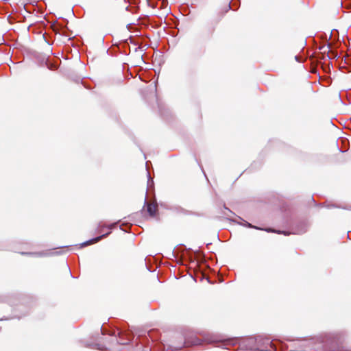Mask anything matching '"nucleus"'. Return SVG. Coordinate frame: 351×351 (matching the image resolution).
Returning <instances> with one entry per match:
<instances>
[{
    "label": "nucleus",
    "instance_id": "obj_4",
    "mask_svg": "<svg viewBox=\"0 0 351 351\" xmlns=\"http://www.w3.org/2000/svg\"><path fill=\"white\" fill-rule=\"evenodd\" d=\"M145 203L147 204V210L148 213L150 215V216H154L157 210V204L151 203L147 204L146 202Z\"/></svg>",
    "mask_w": 351,
    "mask_h": 351
},
{
    "label": "nucleus",
    "instance_id": "obj_7",
    "mask_svg": "<svg viewBox=\"0 0 351 351\" xmlns=\"http://www.w3.org/2000/svg\"><path fill=\"white\" fill-rule=\"evenodd\" d=\"M149 162H150L149 161H147L146 162V167L147 168L148 167ZM147 171H148V170L147 169ZM147 177H148V185H149L150 175H149V171H147Z\"/></svg>",
    "mask_w": 351,
    "mask_h": 351
},
{
    "label": "nucleus",
    "instance_id": "obj_1",
    "mask_svg": "<svg viewBox=\"0 0 351 351\" xmlns=\"http://www.w3.org/2000/svg\"><path fill=\"white\" fill-rule=\"evenodd\" d=\"M118 223L119 221L112 223L108 226H106L102 222H100L98 226L99 232L102 234L101 236H99L97 237H95L94 239H90L89 241L82 243L81 244L80 247H86L88 245L95 243L99 241L101 239L105 238L110 233L112 229L117 227Z\"/></svg>",
    "mask_w": 351,
    "mask_h": 351
},
{
    "label": "nucleus",
    "instance_id": "obj_10",
    "mask_svg": "<svg viewBox=\"0 0 351 351\" xmlns=\"http://www.w3.org/2000/svg\"><path fill=\"white\" fill-rule=\"evenodd\" d=\"M265 231L268 232H274L275 231L274 230H272L271 228H267L265 230Z\"/></svg>",
    "mask_w": 351,
    "mask_h": 351
},
{
    "label": "nucleus",
    "instance_id": "obj_9",
    "mask_svg": "<svg viewBox=\"0 0 351 351\" xmlns=\"http://www.w3.org/2000/svg\"><path fill=\"white\" fill-rule=\"evenodd\" d=\"M277 232H278V234H284L285 235H289V232H284V231H282V232H281V231H278Z\"/></svg>",
    "mask_w": 351,
    "mask_h": 351
},
{
    "label": "nucleus",
    "instance_id": "obj_2",
    "mask_svg": "<svg viewBox=\"0 0 351 351\" xmlns=\"http://www.w3.org/2000/svg\"><path fill=\"white\" fill-rule=\"evenodd\" d=\"M259 339H257V337H249L243 339L241 343V346L243 349L247 350H263L261 347L258 346V342Z\"/></svg>",
    "mask_w": 351,
    "mask_h": 351
},
{
    "label": "nucleus",
    "instance_id": "obj_14",
    "mask_svg": "<svg viewBox=\"0 0 351 351\" xmlns=\"http://www.w3.org/2000/svg\"><path fill=\"white\" fill-rule=\"evenodd\" d=\"M238 224L243 225V223L238 222Z\"/></svg>",
    "mask_w": 351,
    "mask_h": 351
},
{
    "label": "nucleus",
    "instance_id": "obj_6",
    "mask_svg": "<svg viewBox=\"0 0 351 351\" xmlns=\"http://www.w3.org/2000/svg\"><path fill=\"white\" fill-rule=\"evenodd\" d=\"M243 225L244 226H246V227H248V228L259 229L256 226H254L252 225L251 223H248L247 221H243Z\"/></svg>",
    "mask_w": 351,
    "mask_h": 351
},
{
    "label": "nucleus",
    "instance_id": "obj_3",
    "mask_svg": "<svg viewBox=\"0 0 351 351\" xmlns=\"http://www.w3.org/2000/svg\"><path fill=\"white\" fill-rule=\"evenodd\" d=\"M257 339H259V342H258V346L261 347L263 350H257L258 351H267L269 350V348L271 347L269 339H265L264 338L258 336Z\"/></svg>",
    "mask_w": 351,
    "mask_h": 351
},
{
    "label": "nucleus",
    "instance_id": "obj_13",
    "mask_svg": "<svg viewBox=\"0 0 351 351\" xmlns=\"http://www.w3.org/2000/svg\"><path fill=\"white\" fill-rule=\"evenodd\" d=\"M238 224L243 225V223L238 222Z\"/></svg>",
    "mask_w": 351,
    "mask_h": 351
},
{
    "label": "nucleus",
    "instance_id": "obj_5",
    "mask_svg": "<svg viewBox=\"0 0 351 351\" xmlns=\"http://www.w3.org/2000/svg\"><path fill=\"white\" fill-rule=\"evenodd\" d=\"M27 253H25V252H23L22 254H27ZM29 254H34L35 256H44V255H49V254H51V252H49V253H44V252H35V253H28Z\"/></svg>",
    "mask_w": 351,
    "mask_h": 351
},
{
    "label": "nucleus",
    "instance_id": "obj_11",
    "mask_svg": "<svg viewBox=\"0 0 351 351\" xmlns=\"http://www.w3.org/2000/svg\"><path fill=\"white\" fill-rule=\"evenodd\" d=\"M124 225H125V224H123H123H121V225L120 226V229H121L122 230H123V231H125V232H127V230L123 228V226Z\"/></svg>",
    "mask_w": 351,
    "mask_h": 351
},
{
    "label": "nucleus",
    "instance_id": "obj_8",
    "mask_svg": "<svg viewBox=\"0 0 351 351\" xmlns=\"http://www.w3.org/2000/svg\"><path fill=\"white\" fill-rule=\"evenodd\" d=\"M306 231V228H303L301 230H298L295 234H302Z\"/></svg>",
    "mask_w": 351,
    "mask_h": 351
},
{
    "label": "nucleus",
    "instance_id": "obj_12",
    "mask_svg": "<svg viewBox=\"0 0 351 351\" xmlns=\"http://www.w3.org/2000/svg\"><path fill=\"white\" fill-rule=\"evenodd\" d=\"M226 208V209L229 213H232V212L230 211V210L228 209L227 208Z\"/></svg>",
    "mask_w": 351,
    "mask_h": 351
}]
</instances>
